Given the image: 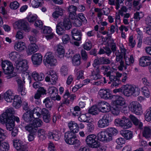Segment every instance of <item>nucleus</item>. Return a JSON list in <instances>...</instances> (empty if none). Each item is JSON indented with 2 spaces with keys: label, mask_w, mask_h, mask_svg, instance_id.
<instances>
[{
  "label": "nucleus",
  "mask_w": 151,
  "mask_h": 151,
  "mask_svg": "<svg viewBox=\"0 0 151 151\" xmlns=\"http://www.w3.org/2000/svg\"><path fill=\"white\" fill-rule=\"evenodd\" d=\"M25 130L30 133H34L37 132V129L36 128L34 127L32 124H27L24 127Z\"/></svg>",
  "instance_id": "obj_47"
},
{
  "label": "nucleus",
  "mask_w": 151,
  "mask_h": 151,
  "mask_svg": "<svg viewBox=\"0 0 151 151\" xmlns=\"http://www.w3.org/2000/svg\"><path fill=\"white\" fill-rule=\"evenodd\" d=\"M44 62L45 65H49L50 66H54L56 65L57 61L53 53L49 52L47 53L45 56Z\"/></svg>",
  "instance_id": "obj_6"
},
{
  "label": "nucleus",
  "mask_w": 151,
  "mask_h": 151,
  "mask_svg": "<svg viewBox=\"0 0 151 151\" xmlns=\"http://www.w3.org/2000/svg\"><path fill=\"white\" fill-rule=\"evenodd\" d=\"M71 19L74 20L73 22V24L74 26L77 27H79L82 25L81 22L77 18V16L75 17V19Z\"/></svg>",
  "instance_id": "obj_61"
},
{
  "label": "nucleus",
  "mask_w": 151,
  "mask_h": 151,
  "mask_svg": "<svg viewBox=\"0 0 151 151\" xmlns=\"http://www.w3.org/2000/svg\"><path fill=\"white\" fill-rule=\"evenodd\" d=\"M4 97L5 100L7 102H11L15 97L12 92L10 90H8L4 94Z\"/></svg>",
  "instance_id": "obj_27"
},
{
  "label": "nucleus",
  "mask_w": 151,
  "mask_h": 151,
  "mask_svg": "<svg viewBox=\"0 0 151 151\" xmlns=\"http://www.w3.org/2000/svg\"><path fill=\"white\" fill-rule=\"evenodd\" d=\"M38 135L40 139L43 140L46 138V134L45 131L43 129L38 130Z\"/></svg>",
  "instance_id": "obj_50"
},
{
  "label": "nucleus",
  "mask_w": 151,
  "mask_h": 151,
  "mask_svg": "<svg viewBox=\"0 0 151 151\" xmlns=\"http://www.w3.org/2000/svg\"><path fill=\"white\" fill-rule=\"evenodd\" d=\"M55 11L53 12L52 16L54 18L57 19L60 16L63 14V10L58 6H56L55 8Z\"/></svg>",
  "instance_id": "obj_28"
},
{
  "label": "nucleus",
  "mask_w": 151,
  "mask_h": 151,
  "mask_svg": "<svg viewBox=\"0 0 151 151\" xmlns=\"http://www.w3.org/2000/svg\"><path fill=\"white\" fill-rule=\"evenodd\" d=\"M120 112V108L117 105L114 106L111 110V113L115 115H118Z\"/></svg>",
  "instance_id": "obj_57"
},
{
  "label": "nucleus",
  "mask_w": 151,
  "mask_h": 151,
  "mask_svg": "<svg viewBox=\"0 0 151 151\" xmlns=\"http://www.w3.org/2000/svg\"><path fill=\"white\" fill-rule=\"evenodd\" d=\"M38 49V47L34 43H32L28 46L27 51V54L30 55L37 52Z\"/></svg>",
  "instance_id": "obj_29"
},
{
  "label": "nucleus",
  "mask_w": 151,
  "mask_h": 151,
  "mask_svg": "<svg viewBox=\"0 0 151 151\" xmlns=\"http://www.w3.org/2000/svg\"><path fill=\"white\" fill-rule=\"evenodd\" d=\"M81 57L79 54H76L73 58L72 63L74 65L78 66L81 63Z\"/></svg>",
  "instance_id": "obj_40"
},
{
  "label": "nucleus",
  "mask_w": 151,
  "mask_h": 151,
  "mask_svg": "<svg viewBox=\"0 0 151 151\" xmlns=\"http://www.w3.org/2000/svg\"><path fill=\"white\" fill-rule=\"evenodd\" d=\"M98 107L96 105H94L91 106L88 110V112L93 115H96L98 114Z\"/></svg>",
  "instance_id": "obj_42"
},
{
  "label": "nucleus",
  "mask_w": 151,
  "mask_h": 151,
  "mask_svg": "<svg viewBox=\"0 0 151 151\" xmlns=\"http://www.w3.org/2000/svg\"><path fill=\"white\" fill-rule=\"evenodd\" d=\"M68 126L71 132L74 134L78 132L79 131V127L77 124L74 121L70 122L68 124Z\"/></svg>",
  "instance_id": "obj_23"
},
{
  "label": "nucleus",
  "mask_w": 151,
  "mask_h": 151,
  "mask_svg": "<svg viewBox=\"0 0 151 151\" xmlns=\"http://www.w3.org/2000/svg\"><path fill=\"white\" fill-rule=\"evenodd\" d=\"M133 123L138 129H141L142 128V123L134 115H133Z\"/></svg>",
  "instance_id": "obj_36"
},
{
  "label": "nucleus",
  "mask_w": 151,
  "mask_h": 151,
  "mask_svg": "<svg viewBox=\"0 0 151 151\" xmlns=\"http://www.w3.org/2000/svg\"><path fill=\"white\" fill-rule=\"evenodd\" d=\"M46 74L48 76H50L51 77V80L53 81V83H55L57 80V76L55 74V72L53 70H50L47 71Z\"/></svg>",
  "instance_id": "obj_38"
},
{
  "label": "nucleus",
  "mask_w": 151,
  "mask_h": 151,
  "mask_svg": "<svg viewBox=\"0 0 151 151\" xmlns=\"http://www.w3.org/2000/svg\"><path fill=\"white\" fill-rule=\"evenodd\" d=\"M108 133L113 137L114 136L116 135L118 131L116 129L114 128H109L107 130Z\"/></svg>",
  "instance_id": "obj_53"
},
{
  "label": "nucleus",
  "mask_w": 151,
  "mask_h": 151,
  "mask_svg": "<svg viewBox=\"0 0 151 151\" xmlns=\"http://www.w3.org/2000/svg\"><path fill=\"white\" fill-rule=\"evenodd\" d=\"M109 73V75H107L106 76L107 77H109V80L111 82L114 81L117 78L116 75L114 74L113 71H111Z\"/></svg>",
  "instance_id": "obj_63"
},
{
  "label": "nucleus",
  "mask_w": 151,
  "mask_h": 151,
  "mask_svg": "<svg viewBox=\"0 0 151 151\" xmlns=\"http://www.w3.org/2000/svg\"><path fill=\"white\" fill-rule=\"evenodd\" d=\"M49 93L50 96L52 99L53 100H60V97L57 93V90L54 87H51L49 88Z\"/></svg>",
  "instance_id": "obj_16"
},
{
  "label": "nucleus",
  "mask_w": 151,
  "mask_h": 151,
  "mask_svg": "<svg viewBox=\"0 0 151 151\" xmlns=\"http://www.w3.org/2000/svg\"><path fill=\"white\" fill-rule=\"evenodd\" d=\"M109 115L106 114L104 115L100 119L98 122L97 126L99 128H104L109 125Z\"/></svg>",
  "instance_id": "obj_12"
},
{
  "label": "nucleus",
  "mask_w": 151,
  "mask_h": 151,
  "mask_svg": "<svg viewBox=\"0 0 151 151\" xmlns=\"http://www.w3.org/2000/svg\"><path fill=\"white\" fill-rule=\"evenodd\" d=\"M14 113V110L13 108H9L6 110L0 117L1 123L3 124L6 123L10 121L11 119H14L13 115Z\"/></svg>",
  "instance_id": "obj_4"
},
{
  "label": "nucleus",
  "mask_w": 151,
  "mask_h": 151,
  "mask_svg": "<svg viewBox=\"0 0 151 151\" xmlns=\"http://www.w3.org/2000/svg\"><path fill=\"white\" fill-rule=\"evenodd\" d=\"M65 29H70L71 27V24L69 19L65 18L63 22H60Z\"/></svg>",
  "instance_id": "obj_33"
},
{
  "label": "nucleus",
  "mask_w": 151,
  "mask_h": 151,
  "mask_svg": "<svg viewBox=\"0 0 151 151\" xmlns=\"http://www.w3.org/2000/svg\"><path fill=\"white\" fill-rule=\"evenodd\" d=\"M101 97L105 99H111L112 96L110 91L109 89H101L99 91Z\"/></svg>",
  "instance_id": "obj_17"
},
{
  "label": "nucleus",
  "mask_w": 151,
  "mask_h": 151,
  "mask_svg": "<svg viewBox=\"0 0 151 151\" xmlns=\"http://www.w3.org/2000/svg\"><path fill=\"white\" fill-rule=\"evenodd\" d=\"M31 58L34 64L38 65L42 62V56L41 54L36 53L32 56Z\"/></svg>",
  "instance_id": "obj_15"
},
{
  "label": "nucleus",
  "mask_w": 151,
  "mask_h": 151,
  "mask_svg": "<svg viewBox=\"0 0 151 151\" xmlns=\"http://www.w3.org/2000/svg\"><path fill=\"white\" fill-rule=\"evenodd\" d=\"M64 28L62 24L59 23L56 26V32L59 35H62L65 31Z\"/></svg>",
  "instance_id": "obj_45"
},
{
  "label": "nucleus",
  "mask_w": 151,
  "mask_h": 151,
  "mask_svg": "<svg viewBox=\"0 0 151 151\" xmlns=\"http://www.w3.org/2000/svg\"><path fill=\"white\" fill-rule=\"evenodd\" d=\"M110 67L109 66L105 65H101L99 67H98L96 68V72H100L103 73L104 75H109V73L111 72L110 71H108V70L110 69Z\"/></svg>",
  "instance_id": "obj_21"
},
{
  "label": "nucleus",
  "mask_w": 151,
  "mask_h": 151,
  "mask_svg": "<svg viewBox=\"0 0 151 151\" xmlns=\"http://www.w3.org/2000/svg\"><path fill=\"white\" fill-rule=\"evenodd\" d=\"M42 0H33L31 1L32 6L34 8H37L41 6L42 4Z\"/></svg>",
  "instance_id": "obj_51"
},
{
  "label": "nucleus",
  "mask_w": 151,
  "mask_h": 151,
  "mask_svg": "<svg viewBox=\"0 0 151 151\" xmlns=\"http://www.w3.org/2000/svg\"><path fill=\"white\" fill-rule=\"evenodd\" d=\"M142 92L145 96L148 97L150 96V92L147 87L145 86L142 88Z\"/></svg>",
  "instance_id": "obj_62"
},
{
  "label": "nucleus",
  "mask_w": 151,
  "mask_h": 151,
  "mask_svg": "<svg viewBox=\"0 0 151 151\" xmlns=\"http://www.w3.org/2000/svg\"><path fill=\"white\" fill-rule=\"evenodd\" d=\"M14 47L16 50L21 51L25 49V44L22 42H17L15 43Z\"/></svg>",
  "instance_id": "obj_26"
},
{
  "label": "nucleus",
  "mask_w": 151,
  "mask_h": 151,
  "mask_svg": "<svg viewBox=\"0 0 151 151\" xmlns=\"http://www.w3.org/2000/svg\"><path fill=\"white\" fill-rule=\"evenodd\" d=\"M15 28L22 29L25 31L28 32L29 29L27 22L23 20H20L15 22L14 24Z\"/></svg>",
  "instance_id": "obj_9"
},
{
  "label": "nucleus",
  "mask_w": 151,
  "mask_h": 151,
  "mask_svg": "<svg viewBox=\"0 0 151 151\" xmlns=\"http://www.w3.org/2000/svg\"><path fill=\"white\" fill-rule=\"evenodd\" d=\"M56 47L59 55H63L64 54L65 50L63 46L60 44H59L56 46Z\"/></svg>",
  "instance_id": "obj_52"
},
{
  "label": "nucleus",
  "mask_w": 151,
  "mask_h": 151,
  "mask_svg": "<svg viewBox=\"0 0 151 151\" xmlns=\"http://www.w3.org/2000/svg\"><path fill=\"white\" fill-rule=\"evenodd\" d=\"M23 119L26 122L30 123L33 119V115L32 113L28 111L24 113L22 117Z\"/></svg>",
  "instance_id": "obj_25"
},
{
  "label": "nucleus",
  "mask_w": 151,
  "mask_h": 151,
  "mask_svg": "<svg viewBox=\"0 0 151 151\" xmlns=\"http://www.w3.org/2000/svg\"><path fill=\"white\" fill-rule=\"evenodd\" d=\"M151 63V58L149 56H143L139 59V64L142 67L149 65Z\"/></svg>",
  "instance_id": "obj_14"
},
{
  "label": "nucleus",
  "mask_w": 151,
  "mask_h": 151,
  "mask_svg": "<svg viewBox=\"0 0 151 151\" xmlns=\"http://www.w3.org/2000/svg\"><path fill=\"white\" fill-rule=\"evenodd\" d=\"M77 7L73 5H71L69 6L68 8L69 13V17L70 19H75L76 17L77 16L76 13Z\"/></svg>",
  "instance_id": "obj_24"
},
{
  "label": "nucleus",
  "mask_w": 151,
  "mask_h": 151,
  "mask_svg": "<svg viewBox=\"0 0 151 151\" xmlns=\"http://www.w3.org/2000/svg\"><path fill=\"white\" fill-rule=\"evenodd\" d=\"M1 66L3 72L6 74L9 75L10 78L15 76L13 72L14 68L12 63L9 61L5 60L2 62Z\"/></svg>",
  "instance_id": "obj_3"
},
{
  "label": "nucleus",
  "mask_w": 151,
  "mask_h": 151,
  "mask_svg": "<svg viewBox=\"0 0 151 151\" xmlns=\"http://www.w3.org/2000/svg\"><path fill=\"white\" fill-rule=\"evenodd\" d=\"M99 111L104 113L109 112L111 110L109 104L105 101H101L97 104Z\"/></svg>",
  "instance_id": "obj_8"
},
{
  "label": "nucleus",
  "mask_w": 151,
  "mask_h": 151,
  "mask_svg": "<svg viewBox=\"0 0 151 151\" xmlns=\"http://www.w3.org/2000/svg\"><path fill=\"white\" fill-rule=\"evenodd\" d=\"M42 122L41 120L39 119H35L33 120L31 124L34 128H36L40 127L42 124Z\"/></svg>",
  "instance_id": "obj_48"
},
{
  "label": "nucleus",
  "mask_w": 151,
  "mask_h": 151,
  "mask_svg": "<svg viewBox=\"0 0 151 151\" xmlns=\"http://www.w3.org/2000/svg\"><path fill=\"white\" fill-rule=\"evenodd\" d=\"M140 92V90L138 86L134 85L133 86V96H138Z\"/></svg>",
  "instance_id": "obj_56"
},
{
  "label": "nucleus",
  "mask_w": 151,
  "mask_h": 151,
  "mask_svg": "<svg viewBox=\"0 0 151 151\" xmlns=\"http://www.w3.org/2000/svg\"><path fill=\"white\" fill-rule=\"evenodd\" d=\"M86 144L90 147L96 148L100 145V143L98 141L96 136L94 134H90L86 139Z\"/></svg>",
  "instance_id": "obj_5"
},
{
  "label": "nucleus",
  "mask_w": 151,
  "mask_h": 151,
  "mask_svg": "<svg viewBox=\"0 0 151 151\" xmlns=\"http://www.w3.org/2000/svg\"><path fill=\"white\" fill-rule=\"evenodd\" d=\"M13 145L16 149L19 151H28V148L22 145L19 141L14 140L13 141Z\"/></svg>",
  "instance_id": "obj_18"
},
{
  "label": "nucleus",
  "mask_w": 151,
  "mask_h": 151,
  "mask_svg": "<svg viewBox=\"0 0 151 151\" xmlns=\"http://www.w3.org/2000/svg\"><path fill=\"white\" fill-rule=\"evenodd\" d=\"M151 134V130L149 127H145L143 130L142 135L146 138L150 137Z\"/></svg>",
  "instance_id": "obj_41"
},
{
  "label": "nucleus",
  "mask_w": 151,
  "mask_h": 151,
  "mask_svg": "<svg viewBox=\"0 0 151 151\" xmlns=\"http://www.w3.org/2000/svg\"><path fill=\"white\" fill-rule=\"evenodd\" d=\"M33 78L36 81H41L44 78L45 76L43 73L39 74L36 72H33L32 74Z\"/></svg>",
  "instance_id": "obj_31"
},
{
  "label": "nucleus",
  "mask_w": 151,
  "mask_h": 151,
  "mask_svg": "<svg viewBox=\"0 0 151 151\" xmlns=\"http://www.w3.org/2000/svg\"><path fill=\"white\" fill-rule=\"evenodd\" d=\"M65 140L66 143L79 147L81 144L79 140L77 139L75 134L71 132H67L65 134Z\"/></svg>",
  "instance_id": "obj_1"
},
{
  "label": "nucleus",
  "mask_w": 151,
  "mask_h": 151,
  "mask_svg": "<svg viewBox=\"0 0 151 151\" xmlns=\"http://www.w3.org/2000/svg\"><path fill=\"white\" fill-rule=\"evenodd\" d=\"M97 72V73H95L94 71L92 72L91 75V78L94 80L100 79L101 78V76L99 73V72Z\"/></svg>",
  "instance_id": "obj_60"
},
{
  "label": "nucleus",
  "mask_w": 151,
  "mask_h": 151,
  "mask_svg": "<svg viewBox=\"0 0 151 151\" xmlns=\"http://www.w3.org/2000/svg\"><path fill=\"white\" fill-rule=\"evenodd\" d=\"M17 81L18 84L17 89L18 92L22 96L25 95L26 93V91L25 90V88L24 87L23 83L20 79L17 80Z\"/></svg>",
  "instance_id": "obj_20"
},
{
  "label": "nucleus",
  "mask_w": 151,
  "mask_h": 151,
  "mask_svg": "<svg viewBox=\"0 0 151 151\" xmlns=\"http://www.w3.org/2000/svg\"><path fill=\"white\" fill-rule=\"evenodd\" d=\"M46 90L43 87L39 88L36 93L34 96V98L35 99L39 100L41 96V95L46 94Z\"/></svg>",
  "instance_id": "obj_30"
},
{
  "label": "nucleus",
  "mask_w": 151,
  "mask_h": 151,
  "mask_svg": "<svg viewBox=\"0 0 151 151\" xmlns=\"http://www.w3.org/2000/svg\"><path fill=\"white\" fill-rule=\"evenodd\" d=\"M64 99H69L70 101H73L76 98V96L73 94H70L68 90L65 91V93L63 96Z\"/></svg>",
  "instance_id": "obj_39"
},
{
  "label": "nucleus",
  "mask_w": 151,
  "mask_h": 151,
  "mask_svg": "<svg viewBox=\"0 0 151 151\" xmlns=\"http://www.w3.org/2000/svg\"><path fill=\"white\" fill-rule=\"evenodd\" d=\"M133 109V112L137 115H140L142 113V107L141 105L138 103L134 105Z\"/></svg>",
  "instance_id": "obj_34"
},
{
  "label": "nucleus",
  "mask_w": 151,
  "mask_h": 151,
  "mask_svg": "<svg viewBox=\"0 0 151 151\" xmlns=\"http://www.w3.org/2000/svg\"><path fill=\"white\" fill-rule=\"evenodd\" d=\"M19 6V4L16 1L11 2L10 4V7L12 9L16 10Z\"/></svg>",
  "instance_id": "obj_59"
},
{
  "label": "nucleus",
  "mask_w": 151,
  "mask_h": 151,
  "mask_svg": "<svg viewBox=\"0 0 151 151\" xmlns=\"http://www.w3.org/2000/svg\"><path fill=\"white\" fill-rule=\"evenodd\" d=\"M50 137L53 139L55 141H57L60 139L59 132L57 131H55L51 132L50 134Z\"/></svg>",
  "instance_id": "obj_55"
},
{
  "label": "nucleus",
  "mask_w": 151,
  "mask_h": 151,
  "mask_svg": "<svg viewBox=\"0 0 151 151\" xmlns=\"http://www.w3.org/2000/svg\"><path fill=\"white\" fill-rule=\"evenodd\" d=\"M16 63V69L19 72H25L28 68L27 61L26 60L17 61Z\"/></svg>",
  "instance_id": "obj_10"
},
{
  "label": "nucleus",
  "mask_w": 151,
  "mask_h": 151,
  "mask_svg": "<svg viewBox=\"0 0 151 151\" xmlns=\"http://www.w3.org/2000/svg\"><path fill=\"white\" fill-rule=\"evenodd\" d=\"M71 33L72 37L74 40L79 41L81 40L82 34L80 30L74 29Z\"/></svg>",
  "instance_id": "obj_22"
},
{
  "label": "nucleus",
  "mask_w": 151,
  "mask_h": 151,
  "mask_svg": "<svg viewBox=\"0 0 151 151\" xmlns=\"http://www.w3.org/2000/svg\"><path fill=\"white\" fill-rule=\"evenodd\" d=\"M139 0H134L133 2V5L134 6V10H139L142 7V5L141 4H139Z\"/></svg>",
  "instance_id": "obj_58"
},
{
  "label": "nucleus",
  "mask_w": 151,
  "mask_h": 151,
  "mask_svg": "<svg viewBox=\"0 0 151 151\" xmlns=\"http://www.w3.org/2000/svg\"><path fill=\"white\" fill-rule=\"evenodd\" d=\"M49 98H47L45 99L43 101V103L45 104L46 107L47 108H52L53 105V102Z\"/></svg>",
  "instance_id": "obj_44"
},
{
  "label": "nucleus",
  "mask_w": 151,
  "mask_h": 151,
  "mask_svg": "<svg viewBox=\"0 0 151 151\" xmlns=\"http://www.w3.org/2000/svg\"><path fill=\"white\" fill-rule=\"evenodd\" d=\"M41 109L38 107H36L33 111L32 115H33V119H38L41 116Z\"/></svg>",
  "instance_id": "obj_43"
},
{
  "label": "nucleus",
  "mask_w": 151,
  "mask_h": 151,
  "mask_svg": "<svg viewBox=\"0 0 151 151\" xmlns=\"http://www.w3.org/2000/svg\"><path fill=\"white\" fill-rule=\"evenodd\" d=\"M129 117L131 120L124 116H122L121 119H116L115 120V124L123 128H129L131 127L132 126V115L130 114Z\"/></svg>",
  "instance_id": "obj_2"
},
{
  "label": "nucleus",
  "mask_w": 151,
  "mask_h": 151,
  "mask_svg": "<svg viewBox=\"0 0 151 151\" xmlns=\"http://www.w3.org/2000/svg\"><path fill=\"white\" fill-rule=\"evenodd\" d=\"M61 74L64 76L67 75L68 73V69L67 67L65 66H63L60 69Z\"/></svg>",
  "instance_id": "obj_64"
},
{
  "label": "nucleus",
  "mask_w": 151,
  "mask_h": 151,
  "mask_svg": "<svg viewBox=\"0 0 151 151\" xmlns=\"http://www.w3.org/2000/svg\"><path fill=\"white\" fill-rule=\"evenodd\" d=\"M13 99V106L16 108L20 107L21 106L22 103L20 97L19 96H16Z\"/></svg>",
  "instance_id": "obj_37"
},
{
  "label": "nucleus",
  "mask_w": 151,
  "mask_h": 151,
  "mask_svg": "<svg viewBox=\"0 0 151 151\" xmlns=\"http://www.w3.org/2000/svg\"><path fill=\"white\" fill-rule=\"evenodd\" d=\"M115 103L116 105L122 106L125 104V100L122 97L118 96L115 100Z\"/></svg>",
  "instance_id": "obj_46"
},
{
  "label": "nucleus",
  "mask_w": 151,
  "mask_h": 151,
  "mask_svg": "<svg viewBox=\"0 0 151 151\" xmlns=\"http://www.w3.org/2000/svg\"><path fill=\"white\" fill-rule=\"evenodd\" d=\"M115 55L116 56L115 59V63H119L120 64L118 67V69L120 70H122L123 68L126 70L127 69L126 66H125L124 64L123 56L121 55V53L118 50L115 52Z\"/></svg>",
  "instance_id": "obj_11"
},
{
  "label": "nucleus",
  "mask_w": 151,
  "mask_h": 151,
  "mask_svg": "<svg viewBox=\"0 0 151 151\" xmlns=\"http://www.w3.org/2000/svg\"><path fill=\"white\" fill-rule=\"evenodd\" d=\"M132 86L131 85H127L122 86V89L124 94L129 97L132 95Z\"/></svg>",
  "instance_id": "obj_19"
},
{
  "label": "nucleus",
  "mask_w": 151,
  "mask_h": 151,
  "mask_svg": "<svg viewBox=\"0 0 151 151\" xmlns=\"http://www.w3.org/2000/svg\"><path fill=\"white\" fill-rule=\"evenodd\" d=\"M98 139L100 141L107 142L111 141L112 137L106 131H101L97 134Z\"/></svg>",
  "instance_id": "obj_7"
},
{
  "label": "nucleus",
  "mask_w": 151,
  "mask_h": 151,
  "mask_svg": "<svg viewBox=\"0 0 151 151\" xmlns=\"http://www.w3.org/2000/svg\"><path fill=\"white\" fill-rule=\"evenodd\" d=\"M10 121H9L6 124V127L7 130L9 131H11L13 129V128L14 126V119H11Z\"/></svg>",
  "instance_id": "obj_49"
},
{
  "label": "nucleus",
  "mask_w": 151,
  "mask_h": 151,
  "mask_svg": "<svg viewBox=\"0 0 151 151\" xmlns=\"http://www.w3.org/2000/svg\"><path fill=\"white\" fill-rule=\"evenodd\" d=\"M21 56V55L17 52H12L9 54V58L13 61H16V62L20 60Z\"/></svg>",
  "instance_id": "obj_32"
},
{
  "label": "nucleus",
  "mask_w": 151,
  "mask_h": 151,
  "mask_svg": "<svg viewBox=\"0 0 151 151\" xmlns=\"http://www.w3.org/2000/svg\"><path fill=\"white\" fill-rule=\"evenodd\" d=\"M9 149V145L5 142L1 143L0 145V150L1 151H8Z\"/></svg>",
  "instance_id": "obj_54"
},
{
  "label": "nucleus",
  "mask_w": 151,
  "mask_h": 151,
  "mask_svg": "<svg viewBox=\"0 0 151 151\" xmlns=\"http://www.w3.org/2000/svg\"><path fill=\"white\" fill-rule=\"evenodd\" d=\"M111 61L109 58L105 57H101L94 60L93 65L94 67L98 65H108L110 64Z\"/></svg>",
  "instance_id": "obj_13"
},
{
  "label": "nucleus",
  "mask_w": 151,
  "mask_h": 151,
  "mask_svg": "<svg viewBox=\"0 0 151 151\" xmlns=\"http://www.w3.org/2000/svg\"><path fill=\"white\" fill-rule=\"evenodd\" d=\"M120 133L126 139H129L132 137V133L129 130H122L120 131Z\"/></svg>",
  "instance_id": "obj_35"
}]
</instances>
